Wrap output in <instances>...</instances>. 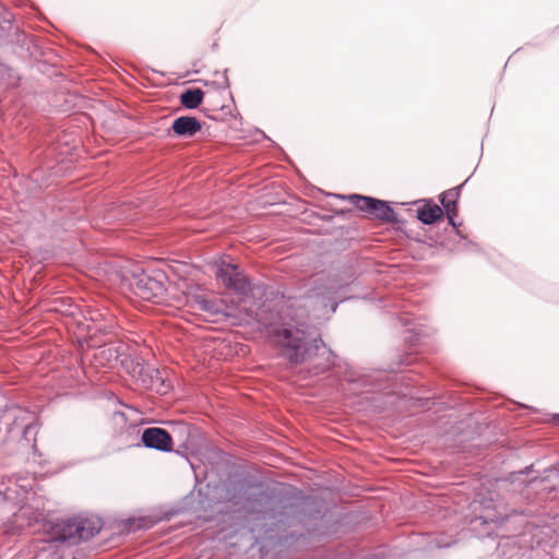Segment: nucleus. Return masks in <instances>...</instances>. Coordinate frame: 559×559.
<instances>
[{"instance_id": "ddd939ff", "label": "nucleus", "mask_w": 559, "mask_h": 559, "mask_svg": "<svg viewBox=\"0 0 559 559\" xmlns=\"http://www.w3.org/2000/svg\"><path fill=\"white\" fill-rule=\"evenodd\" d=\"M13 35V44L8 46L12 53L23 59L27 57L37 59L41 55L40 47L34 37L28 36L19 27L14 29Z\"/></svg>"}, {"instance_id": "6ab92c4d", "label": "nucleus", "mask_w": 559, "mask_h": 559, "mask_svg": "<svg viewBox=\"0 0 559 559\" xmlns=\"http://www.w3.org/2000/svg\"><path fill=\"white\" fill-rule=\"evenodd\" d=\"M17 28L13 24V15L8 11H0V47H8L13 44V32Z\"/></svg>"}, {"instance_id": "2eb2a0df", "label": "nucleus", "mask_w": 559, "mask_h": 559, "mask_svg": "<svg viewBox=\"0 0 559 559\" xmlns=\"http://www.w3.org/2000/svg\"><path fill=\"white\" fill-rule=\"evenodd\" d=\"M134 379L144 386H159L158 391L162 393H166L170 388L169 383H166V380L162 376L160 371L147 364L144 359L140 361V366L138 371H135Z\"/></svg>"}, {"instance_id": "b1692460", "label": "nucleus", "mask_w": 559, "mask_h": 559, "mask_svg": "<svg viewBox=\"0 0 559 559\" xmlns=\"http://www.w3.org/2000/svg\"><path fill=\"white\" fill-rule=\"evenodd\" d=\"M227 289L234 290L235 293L239 295L247 296L251 293L252 287L250 280L243 275L240 271L237 272V275H235L233 283L229 284Z\"/></svg>"}, {"instance_id": "7ed1b4c3", "label": "nucleus", "mask_w": 559, "mask_h": 559, "mask_svg": "<svg viewBox=\"0 0 559 559\" xmlns=\"http://www.w3.org/2000/svg\"><path fill=\"white\" fill-rule=\"evenodd\" d=\"M467 510L469 531L479 539L518 535L532 515L528 509L510 507L496 491L476 493Z\"/></svg>"}, {"instance_id": "6e6552de", "label": "nucleus", "mask_w": 559, "mask_h": 559, "mask_svg": "<svg viewBox=\"0 0 559 559\" xmlns=\"http://www.w3.org/2000/svg\"><path fill=\"white\" fill-rule=\"evenodd\" d=\"M329 197L348 200L358 211L369 214L372 218L379 219L384 223L404 224L395 213L391 203L385 200L377 199L374 197L352 193L347 195L329 193Z\"/></svg>"}, {"instance_id": "bb28decb", "label": "nucleus", "mask_w": 559, "mask_h": 559, "mask_svg": "<svg viewBox=\"0 0 559 559\" xmlns=\"http://www.w3.org/2000/svg\"><path fill=\"white\" fill-rule=\"evenodd\" d=\"M227 73H228V69H225L222 72L215 71L214 74L219 75L222 78V81L204 82V84L211 85V86H214V87L221 88V90H229L230 83H229Z\"/></svg>"}, {"instance_id": "f8f14e48", "label": "nucleus", "mask_w": 559, "mask_h": 559, "mask_svg": "<svg viewBox=\"0 0 559 559\" xmlns=\"http://www.w3.org/2000/svg\"><path fill=\"white\" fill-rule=\"evenodd\" d=\"M459 213L451 212L444 215L448 219L449 225L452 227L451 234L445 239V246L451 250L456 251H468L474 252L478 250L477 243L469 240L462 231L459 229V226L462 224L461 222H456Z\"/></svg>"}, {"instance_id": "5701e85b", "label": "nucleus", "mask_w": 559, "mask_h": 559, "mask_svg": "<svg viewBox=\"0 0 559 559\" xmlns=\"http://www.w3.org/2000/svg\"><path fill=\"white\" fill-rule=\"evenodd\" d=\"M509 478L512 484L519 483L521 485L528 486L539 479V473L534 469V464H531L518 472L511 473Z\"/></svg>"}, {"instance_id": "412c9836", "label": "nucleus", "mask_w": 559, "mask_h": 559, "mask_svg": "<svg viewBox=\"0 0 559 559\" xmlns=\"http://www.w3.org/2000/svg\"><path fill=\"white\" fill-rule=\"evenodd\" d=\"M239 271L238 265L221 261L215 271L216 280L227 288L233 283L235 275Z\"/></svg>"}, {"instance_id": "f257e3e1", "label": "nucleus", "mask_w": 559, "mask_h": 559, "mask_svg": "<svg viewBox=\"0 0 559 559\" xmlns=\"http://www.w3.org/2000/svg\"><path fill=\"white\" fill-rule=\"evenodd\" d=\"M242 508L248 513L242 525L252 540L251 546L270 551L276 547L298 549L317 534L320 511L307 510L309 502L294 496H277L261 483L241 486Z\"/></svg>"}, {"instance_id": "aec40b11", "label": "nucleus", "mask_w": 559, "mask_h": 559, "mask_svg": "<svg viewBox=\"0 0 559 559\" xmlns=\"http://www.w3.org/2000/svg\"><path fill=\"white\" fill-rule=\"evenodd\" d=\"M204 99V92L199 87L186 88L179 95L180 105L188 109L193 110L200 107Z\"/></svg>"}, {"instance_id": "9d476101", "label": "nucleus", "mask_w": 559, "mask_h": 559, "mask_svg": "<svg viewBox=\"0 0 559 559\" xmlns=\"http://www.w3.org/2000/svg\"><path fill=\"white\" fill-rule=\"evenodd\" d=\"M136 447L155 450L162 453L174 452L171 435L162 427H147L141 432V440Z\"/></svg>"}, {"instance_id": "4be33fe9", "label": "nucleus", "mask_w": 559, "mask_h": 559, "mask_svg": "<svg viewBox=\"0 0 559 559\" xmlns=\"http://www.w3.org/2000/svg\"><path fill=\"white\" fill-rule=\"evenodd\" d=\"M20 80L21 76L16 70L0 60V88L16 87Z\"/></svg>"}, {"instance_id": "f3484780", "label": "nucleus", "mask_w": 559, "mask_h": 559, "mask_svg": "<svg viewBox=\"0 0 559 559\" xmlns=\"http://www.w3.org/2000/svg\"><path fill=\"white\" fill-rule=\"evenodd\" d=\"M190 305L210 316H218L223 313L222 305L216 299H210L203 294H193L189 297Z\"/></svg>"}, {"instance_id": "1a4fd4ad", "label": "nucleus", "mask_w": 559, "mask_h": 559, "mask_svg": "<svg viewBox=\"0 0 559 559\" xmlns=\"http://www.w3.org/2000/svg\"><path fill=\"white\" fill-rule=\"evenodd\" d=\"M34 483V477L27 472L3 475L2 484H7V486L2 490V498L5 500L15 499L17 502H22L32 491Z\"/></svg>"}, {"instance_id": "473e14b6", "label": "nucleus", "mask_w": 559, "mask_h": 559, "mask_svg": "<svg viewBox=\"0 0 559 559\" xmlns=\"http://www.w3.org/2000/svg\"><path fill=\"white\" fill-rule=\"evenodd\" d=\"M344 213H345V211H344V210H340L336 214H338V215H343Z\"/></svg>"}, {"instance_id": "4468645a", "label": "nucleus", "mask_w": 559, "mask_h": 559, "mask_svg": "<svg viewBox=\"0 0 559 559\" xmlns=\"http://www.w3.org/2000/svg\"><path fill=\"white\" fill-rule=\"evenodd\" d=\"M202 129V122L194 116H179L174 119L171 126L166 130L168 136L189 139L194 136Z\"/></svg>"}, {"instance_id": "c756f323", "label": "nucleus", "mask_w": 559, "mask_h": 559, "mask_svg": "<svg viewBox=\"0 0 559 559\" xmlns=\"http://www.w3.org/2000/svg\"><path fill=\"white\" fill-rule=\"evenodd\" d=\"M181 428L189 435V431H190V426L189 425H181Z\"/></svg>"}, {"instance_id": "20e7f679", "label": "nucleus", "mask_w": 559, "mask_h": 559, "mask_svg": "<svg viewBox=\"0 0 559 559\" xmlns=\"http://www.w3.org/2000/svg\"><path fill=\"white\" fill-rule=\"evenodd\" d=\"M352 282L338 283L333 281L322 289H313L306 294L295 295L290 298L289 307L296 309L295 316L305 322L306 329L311 332L308 321L311 319H329L341 302L352 299L345 296Z\"/></svg>"}, {"instance_id": "a878e982", "label": "nucleus", "mask_w": 559, "mask_h": 559, "mask_svg": "<svg viewBox=\"0 0 559 559\" xmlns=\"http://www.w3.org/2000/svg\"><path fill=\"white\" fill-rule=\"evenodd\" d=\"M127 348L124 345L110 346L100 350V355L108 361L120 362L122 356H124Z\"/></svg>"}, {"instance_id": "7c9ffc66", "label": "nucleus", "mask_w": 559, "mask_h": 559, "mask_svg": "<svg viewBox=\"0 0 559 559\" xmlns=\"http://www.w3.org/2000/svg\"><path fill=\"white\" fill-rule=\"evenodd\" d=\"M32 179H33V180H35V181H37V180H38V173H37V171H34V173L32 174Z\"/></svg>"}, {"instance_id": "39448f33", "label": "nucleus", "mask_w": 559, "mask_h": 559, "mask_svg": "<svg viewBox=\"0 0 559 559\" xmlns=\"http://www.w3.org/2000/svg\"><path fill=\"white\" fill-rule=\"evenodd\" d=\"M413 357L411 355L400 356L399 361L390 364L385 369H374L370 371H358L347 369L344 373V380L355 394L388 391L394 393L396 390V373L403 366H411Z\"/></svg>"}, {"instance_id": "72a5a7b5", "label": "nucleus", "mask_w": 559, "mask_h": 559, "mask_svg": "<svg viewBox=\"0 0 559 559\" xmlns=\"http://www.w3.org/2000/svg\"><path fill=\"white\" fill-rule=\"evenodd\" d=\"M1 10L5 11V7L0 3V11Z\"/></svg>"}, {"instance_id": "2f4dec72", "label": "nucleus", "mask_w": 559, "mask_h": 559, "mask_svg": "<svg viewBox=\"0 0 559 559\" xmlns=\"http://www.w3.org/2000/svg\"><path fill=\"white\" fill-rule=\"evenodd\" d=\"M414 336L416 340H419L420 334L418 332H414Z\"/></svg>"}, {"instance_id": "423d86ee", "label": "nucleus", "mask_w": 559, "mask_h": 559, "mask_svg": "<svg viewBox=\"0 0 559 559\" xmlns=\"http://www.w3.org/2000/svg\"><path fill=\"white\" fill-rule=\"evenodd\" d=\"M103 526V519L94 514L60 520L51 528V540L75 546L94 537Z\"/></svg>"}, {"instance_id": "dca6fc26", "label": "nucleus", "mask_w": 559, "mask_h": 559, "mask_svg": "<svg viewBox=\"0 0 559 559\" xmlns=\"http://www.w3.org/2000/svg\"><path fill=\"white\" fill-rule=\"evenodd\" d=\"M444 217L443 210L432 200H425V204L417 210L416 218L424 225H433Z\"/></svg>"}, {"instance_id": "c85d7f7f", "label": "nucleus", "mask_w": 559, "mask_h": 559, "mask_svg": "<svg viewBox=\"0 0 559 559\" xmlns=\"http://www.w3.org/2000/svg\"><path fill=\"white\" fill-rule=\"evenodd\" d=\"M551 420L555 425L559 426V414H554Z\"/></svg>"}, {"instance_id": "0eeeda50", "label": "nucleus", "mask_w": 559, "mask_h": 559, "mask_svg": "<svg viewBox=\"0 0 559 559\" xmlns=\"http://www.w3.org/2000/svg\"><path fill=\"white\" fill-rule=\"evenodd\" d=\"M123 281L135 296L146 301L158 302L166 293V274L162 271H133Z\"/></svg>"}, {"instance_id": "cd10ccee", "label": "nucleus", "mask_w": 559, "mask_h": 559, "mask_svg": "<svg viewBox=\"0 0 559 559\" xmlns=\"http://www.w3.org/2000/svg\"><path fill=\"white\" fill-rule=\"evenodd\" d=\"M133 525H134V520L132 519H129L126 523H124V526L127 528L128 532H130L132 528H133Z\"/></svg>"}, {"instance_id": "393cba45", "label": "nucleus", "mask_w": 559, "mask_h": 559, "mask_svg": "<svg viewBox=\"0 0 559 559\" xmlns=\"http://www.w3.org/2000/svg\"><path fill=\"white\" fill-rule=\"evenodd\" d=\"M143 358L141 356H132L126 352L124 356H122L120 360V366L134 379L135 378V371H138V368L140 366V361H142Z\"/></svg>"}, {"instance_id": "f03ea898", "label": "nucleus", "mask_w": 559, "mask_h": 559, "mask_svg": "<svg viewBox=\"0 0 559 559\" xmlns=\"http://www.w3.org/2000/svg\"><path fill=\"white\" fill-rule=\"evenodd\" d=\"M293 296L282 293L281 299L264 301L255 312L259 328L266 332L280 348L281 356L290 365H300L318 355L323 348L326 368L334 365L335 353L329 348L320 334L306 329L305 322L295 316L296 309L288 306Z\"/></svg>"}, {"instance_id": "f704fd0d", "label": "nucleus", "mask_w": 559, "mask_h": 559, "mask_svg": "<svg viewBox=\"0 0 559 559\" xmlns=\"http://www.w3.org/2000/svg\"><path fill=\"white\" fill-rule=\"evenodd\" d=\"M0 497H2V490H0Z\"/></svg>"}, {"instance_id": "a211bd4d", "label": "nucleus", "mask_w": 559, "mask_h": 559, "mask_svg": "<svg viewBox=\"0 0 559 559\" xmlns=\"http://www.w3.org/2000/svg\"><path fill=\"white\" fill-rule=\"evenodd\" d=\"M467 181H468V179H466L463 183H461L460 186H457L455 188H451V189H448V190L443 191L439 195V201L441 203L440 207L443 210L444 215H447V214H449L451 212L459 213L457 204H459V199H460L461 190H462V187Z\"/></svg>"}, {"instance_id": "9b49d317", "label": "nucleus", "mask_w": 559, "mask_h": 559, "mask_svg": "<svg viewBox=\"0 0 559 559\" xmlns=\"http://www.w3.org/2000/svg\"><path fill=\"white\" fill-rule=\"evenodd\" d=\"M210 485H206L205 488H200L198 491L191 490L181 499L179 511L197 513L199 511H207L212 509L214 504L219 502V499L210 496Z\"/></svg>"}]
</instances>
